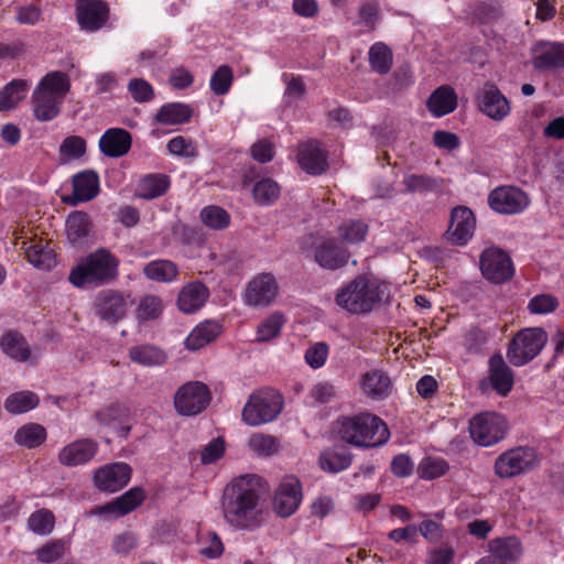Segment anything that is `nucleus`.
Masks as SVG:
<instances>
[{"mask_svg":"<svg viewBox=\"0 0 564 564\" xmlns=\"http://www.w3.org/2000/svg\"><path fill=\"white\" fill-rule=\"evenodd\" d=\"M225 523L237 531L252 532L264 523L265 498L262 478L241 475L224 488L220 499Z\"/></svg>","mask_w":564,"mask_h":564,"instance_id":"1","label":"nucleus"},{"mask_svg":"<svg viewBox=\"0 0 564 564\" xmlns=\"http://www.w3.org/2000/svg\"><path fill=\"white\" fill-rule=\"evenodd\" d=\"M334 432L341 441L356 447L382 445L390 435L387 424L368 412L338 417L334 424Z\"/></svg>","mask_w":564,"mask_h":564,"instance_id":"2","label":"nucleus"},{"mask_svg":"<svg viewBox=\"0 0 564 564\" xmlns=\"http://www.w3.org/2000/svg\"><path fill=\"white\" fill-rule=\"evenodd\" d=\"M69 89L70 79L66 73L59 70L47 73L32 94L34 117L39 121H51L56 118Z\"/></svg>","mask_w":564,"mask_h":564,"instance_id":"3","label":"nucleus"},{"mask_svg":"<svg viewBox=\"0 0 564 564\" xmlns=\"http://www.w3.org/2000/svg\"><path fill=\"white\" fill-rule=\"evenodd\" d=\"M389 288L384 282L358 276L345 285L336 295V304L352 314L370 312L373 306L388 300Z\"/></svg>","mask_w":564,"mask_h":564,"instance_id":"4","label":"nucleus"},{"mask_svg":"<svg viewBox=\"0 0 564 564\" xmlns=\"http://www.w3.org/2000/svg\"><path fill=\"white\" fill-rule=\"evenodd\" d=\"M118 274V261L106 249L88 254L72 269L69 281L77 288L100 285L113 280Z\"/></svg>","mask_w":564,"mask_h":564,"instance_id":"5","label":"nucleus"},{"mask_svg":"<svg viewBox=\"0 0 564 564\" xmlns=\"http://www.w3.org/2000/svg\"><path fill=\"white\" fill-rule=\"evenodd\" d=\"M283 409L281 394L273 390L252 393L246 402L241 420L248 426H259L274 421Z\"/></svg>","mask_w":564,"mask_h":564,"instance_id":"6","label":"nucleus"},{"mask_svg":"<svg viewBox=\"0 0 564 564\" xmlns=\"http://www.w3.org/2000/svg\"><path fill=\"white\" fill-rule=\"evenodd\" d=\"M547 343V335L541 327L521 329L509 343L508 360L516 367L524 366L534 359Z\"/></svg>","mask_w":564,"mask_h":564,"instance_id":"7","label":"nucleus"},{"mask_svg":"<svg viewBox=\"0 0 564 564\" xmlns=\"http://www.w3.org/2000/svg\"><path fill=\"white\" fill-rule=\"evenodd\" d=\"M539 463L540 456L534 448L519 446L498 456L495 462V471L500 478H511L530 471Z\"/></svg>","mask_w":564,"mask_h":564,"instance_id":"8","label":"nucleus"},{"mask_svg":"<svg viewBox=\"0 0 564 564\" xmlns=\"http://www.w3.org/2000/svg\"><path fill=\"white\" fill-rule=\"evenodd\" d=\"M506 419L495 412L475 415L469 422V433L474 442L488 447L500 442L506 434Z\"/></svg>","mask_w":564,"mask_h":564,"instance_id":"9","label":"nucleus"},{"mask_svg":"<svg viewBox=\"0 0 564 564\" xmlns=\"http://www.w3.org/2000/svg\"><path fill=\"white\" fill-rule=\"evenodd\" d=\"M280 286L275 275L271 272H261L252 276L246 284L242 301L249 307H267L274 303Z\"/></svg>","mask_w":564,"mask_h":564,"instance_id":"10","label":"nucleus"},{"mask_svg":"<svg viewBox=\"0 0 564 564\" xmlns=\"http://www.w3.org/2000/svg\"><path fill=\"white\" fill-rule=\"evenodd\" d=\"M212 400L208 387L199 381H189L181 386L174 395V406L178 414L197 415Z\"/></svg>","mask_w":564,"mask_h":564,"instance_id":"11","label":"nucleus"},{"mask_svg":"<svg viewBox=\"0 0 564 564\" xmlns=\"http://www.w3.org/2000/svg\"><path fill=\"white\" fill-rule=\"evenodd\" d=\"M479 264L484 278L494 283H502L513 274L510 257L497 247L485 249L480 256Z\"/></svg>","mask_w":564,"mask_h":564,"instance_id":"12","label":"nucleus"},{"mask_svg":"<svg viewBox=\"0 0 564 564\" xmlns=\"http://www.w3.org/2000/svg\"><path fill=\"white\" fill-rule=\"evenodd\" d=\"M302 502V487L300 480L294 476H285L276 487L272 508L281 518L292 516Z\"/></svg>","mask_w":564,"mask_h":564,"instance_id":"13","label":"nucleus"},{"mask_svg":"<svg viewBox=\"0 0 564 564\" xmlns=\"http://www.w3.org/2000/svg\"><path fill=\"white\" fill-rule=\"evenodd\" d=\"M128 299L122 293L113 290L99 292L94 301L96 315L108 324H117L128 311Z\"/></svg>","mask_w":564,"mask_h":564,"instance_id":"14","label":"nucleus"},{"mask_svg":"<svg viewBox=\"0 0 564 564\" xmlns=\"http://www.w3.org/2000/svg\"><path fill=\"white\" fill-rule=\"evenodd\" d=\"M489 206L500 214H518L529 206L528 195L513 186H501L494 189L488 196Z\"/></svg>","mask_w":564,"mask_h":564,"instance_id":"15","label":"nucleus"},{"mask_svg":"<svg viewBox=\"0 0 564 564\" xmlns=\"http://www.w3.org/2000/svg\"><path fill=\"white\" fill-rule=\"evenodd\" d=\"M477 99L479 110L495 121H502L511 112L510 101L494 84H485Z\"/></svg>","mask_w":564,"mask_h":564,"instance_id":"16","label":"nucleus"},{"mask_svg":"<svg viewBox=\"0 0 564 564\" xmlns=\"http://www.w3.org/2000/svg\"><path fill=\"white\" fill-rule=\"evenodd\" d=\"M488 549L489 555L476 564H517L523 552L521 542L514 536L494 539Z\"/></svg>","mask_w":564,"mask_h":564,"instance_id":"17","label":"nucleus"},{"mask_svg":"<svg viewBox=\"0 0 564 564\" xmlns=\"http://www.w3.org/2000/svg\"><path fill=\"white\" fill-rule=\"evenodd\" d=\"M98 453V443L91 438H79L63 446L57 455L61 465L77 467L88 464Z\"/></svg>","mask_w":564,"mask_h":564,"instance_id":"18","label":"nucleus"},{"mask_svg":"<svg viewBox=\"0 0 564 564\" xmlns=\"http://www.w3.org/2000/svg\"><path fill=\"white\" fill-rule=\"evenodd\" d=\"M109 9L104 0H77L76 18L83 30L95 32L107 22Z\"/></svg>","mask_w":564,"mask_h":564,"instance_id":"19","label":"nucleus"},{"mask_svg":"<svg viewBox=\"0 0 564 564\" xmlns=\"http://www.w3.org/2000/svg\"><path fill=\"white\" fill-rule=\"evenodd\" d=\"M131 468L126 463L106 465L94 475L96 486L102 491L115 492L130 480Z\"/></svg>","mask_w":564,"mask_h":564,"instance_id":"20","label":"nucleus"},{"mask_svg":"<svg viewBox=\"0 0 564 564\" xmlns=\"http://www.w3.org/2000/svg\"><path fill=\"white\" fill-rule=\"evenodd\" d=\"M73 192L64 198L69 205H77L94 199L99 193V176L91 170L83 171L73 176Z\"/></svg>","mask_w":564,"mask_h":564,"instance_id":"21","label":"nucleus"},{"mask_svg":"<svg viewBox=\"0 0 564 564\" xmlns=\"http://www.w3.org/2000/svg\"><path fill=\"white\" fill-rule=\"evenodd\" d=\"M144 499V492L140 488H132L113 501L98 507L91 511L93 514L100 517H122L134 510Z\"/></svg>","mask_w":564,"mask_h":564,"instance_id":"22","label":"nucleus"},{"mask_svg":"<svg viewBox=\"0 0 564 564\" xmlns=\"http://www.w3.org/2000/svg\"><path fill=\"white\" fill-rule=\"evenodd\" d=\"M488 381L491 388L502 397L509 394L514 384V373L506 364L501 355H494L489 359Z\"/></svg>","mask_w":564,"mask_h":564,"instance_id":"23","label":"nucleus"},{"mask_svg":"<svg viewBox=\"0 0 564 564\" xmlns=\"http://www.w3.org/2000/svg\"><path fill=\"white\" fill-rule=\"evenodd\" d=\"M359 386L362 393L372 400H383L390 395L392 390L390 377L379 369H371L362 373Z\"/></svg>","mask_w":564,"mask_h":564,"instance_id":"24","label":"nucleus"},{"mask_svg":"<svg viewBox=\"0 0 564 564\" xmlns=\"http://www.w3.org/2000/svg\"><path fill=\"white\" fill-rule=\"evenodd\" d=\"M132 143L131 134L122 128H110L99 139V149L108 158L126 155Z\"/></svg>","mask_w":564,"mask_h":564,"instance_id":"25","label":"nucleus"},{"mask_svg":"<svg viewBox=\"0 0 564 564\" xmlns=\"http://www.w3.org/2000/svg\"><path fill=\"white\" fill-rule=\"evenodd\" d=\"M296 159L299 165L308 174H321L327 167L326 153L316 141L301 143Z\"/></svg>","mask_w":564,"mask_h":564,"instance_id":"26","label":"nucleus"},{"mask_svg":"<svg viewBox=\"0 0 564 564\" xmlns=\"http://www.w3.org/2000/svg\"><path fill=\"white\" fill-rule=\"evenodd\" d=\"M476 220L473 212L467 207H456L451 216V239L456 245H465L473 236Z\"/></svg>","mask_w":564,"mask_h":564,"instance_id":"27","label":"nucleus"},{"mask_svg":"<svg viewBox=\"0 0 564 564\" xmlns=\"http://www.w3.org/2000/svg\"><path fill=\"white\" fill-rule=\"evenodd\" d=\"M314 257L322 268L336 270L348 262L349 252L335 240L329 239L316 246Z\"/></svg>","mask_w":564,"mask_h":564,"instance_id":"28","label":"nucleus"},{"mask_svg":"<svg viewBox=\"0 0 564 564\" xmlns=\"http://www.w3.org/2000/svg\"><path fill=\"white\" fill-rule=\"evenodd\" d=\"M209 297V290L202 282H191L184 285L177 297V306L185 314L199 311Z\"/></svg>","mask_w":564,"mask_h":564,"instance_id":"29","label":"nucleus"},{"mask_svg":"<svg viewBox=\"0 0 564 564\" xmlns=\"http://www.w3.org/2000/svg\"><path fill=\"white\" fill-rule=\"evenodd\" d=\"M426 105L433 117L441 118L456 109L457 95L454 88L447 85H443L431 94Z\"/></svg>","mask_w":564,"mask_h":564,"instance_id":"30","label":"nucleus"},{"mask_svg":"<svg viewBox=\"0 0 564 564\" xmlns=\"http://www.w3.org/2000/svg\"><path fill=\"white\" fill-rule=\"evenodd\" d=\"M221 325L212 319L204 321L193 328L184 344L188 350H198L215 340L221 333Z\"/></svg>","mask_w":564,"mask_h":564,"instance_id":"31","label":"nucleus"},{"mask_svg":"<svg viewBox=\"0 0 564 564\" xmlns=\"http://www.w3.org/2000/svg\"><path fill=\"white\" fill-rule=\"evenodd\" d=\"M0 347L3 354L18 362L31 360L32 354L26 339L18 332L9 330L0 338Z\"/></svg>","mask_w":564,"mask_h":564,"instance_id":"32","label":"nucleus"},{"mask_svg":"<svg viewBox=\"0 0 564 564\" xmlns=\"http://www.w3.org/2000/svg\"><path fill=\"white\" fill-rule=\"evenodd\" d=\"M246 446L251 454L263 458L276 455L281 449L278 437L262 432L251 433L246 441Z\"/></svg>","mask_w":564,"mask_h":564,"instance_id":"33","label":"nucleus"},{"mask_svg":"<svg viewBox=\"0 0 564 564\" xmlns=\"http://www.w3.org/2000/svg\"><path fill=\"white\" fill-rule=\"evenodd\" d=\"M129 358L132 362L143 367H160L167 360L164 350L149 344L131 347L129 349Z\"/></svg>","mask_w":564,"mask_h":564,"instance_id":"34","label":"nucleus"},{"mask_svg":"<svg viewBox=\"0 0 564 564\" xmlns=\"http://www.w3.org/2000/svg\"><path fill=\"white\" fill-rule=\"evenodd\" d=\"M143 274L151 281L172 283L177 279L178 267L171 260L156 259L144 265Z\"/></svg>","mask_w":564,"mask_h":564,"instance_id":"35","label":"nucleus"},{"mask_svg":"<svg viewBox=\"0 0 564 564\" xmlns=\"http://www.w3.org/2000/svg\"><path fill=\"white\" fill-rule=\"evenodd\" d=\"M90 231V220L86 213L74 212L66 219L67 239L74 246H82L87 241Z\"/></svg>","mask_w":564,"mask_h":564,"instance_id":"36","label":"nucleus"},{"mask_svg":"<svg viewBox=\"0 0 564 564\" xmlns=\"http://www.w3.org/2000/svg\"><path fill=\"white\" fill-rule=\"evenodd\" d=\"M533 66L539 70L564 67V44L549 43L533 58Z\"/></svg>","mask_w":564,"mask_h":564,"instance_id":"37","label":"nucleus"},{"mask_svg":"<svg viewBox=\"0 0 564 564\" xmlns=\"http://www.w3.org/2000/svg\"><path fill=\"white\" fill-rule=\"evenodd\" d=\"M192 109L188 105L182 102H172L161 107L155 116V120L161 124L176 126L189 121Z\"/></svg>","mask_w":564,"mask_h":564,"instance_id":"38","label":"nucleus"},{"mask_svg":"<svg viewBox=\"0 0 564 564\" xmlns=\"http://www.w3.org/2000/svg\"><path fill=\"white\" fill-rule=\"evenodd\" d=\"M28 261L35 268L48 270L56 264L55 254L52 249L41 242H23Z\"/></svg>","mask_w":564,"mask_h":564,"instance_id":"39","label":"nucleus"},{"mask_svg":"<svg viewBox=\"0 0 564 564\" xmlns=\"http://www.w3.org/2000/svg\"><path fill=\"white\" fill-rule=\"evenodd\" d=\"M47 437L44 426L37 423H28L19 427L14 434V442L25 448H35L42 445Z\"/></svg>","mask_w":564,"mask_h":564,"instance_id":"40","label":"nucleus"},{"mask_svg":"<svg viewBox=\"0 0 564 564\" xmlns=\"http://www.w3.org/2000/svg\"><path fill=\"white\" fill-rule=\"evenodd\" d=\"M169 186L170 180L166 175L150 174L140 180L137 194L141 198L152 199L163 195Z\"/></svg>","mask_w":564,"mask_h":564,"instance_id":"41","label":"nucleus"},{"mask_svg":"<svg viewBox=\"0 0 564 564\" xmlns=\"http://www.w3.org/2000/svg\"><path fill=\"white\" fill-rule=\"evenodd\" d=\"M285 323L286 318L281 312H273L258 325L256 340L258 343H268L278 338Z\"/></svg>","mask_w":564,"mask_h":564,"instance_id":"42","label":"nucleus"},{"mask_svg":"<svg viewBox=\"0 0 564 564\" xmlns=\"http://www.w3.org/2000/svg\"><path fill=\"white\" fill-rule=\"evenodd\" d=\"M40 398L32 391L11 393L4 401V409L11 414H22L35 409Z\"/></svg>","mask_w":564,"mask_h":564,"instance_id":"43","label":"nucleus"},{"mask_svg":"<svg viewBox=\"0 0 564 564\" xmlns=\"http://www.w3.org/2000/svg\"><path fill=\"white\" fill-rule=\"evenodd\" d=\"M28 89L26 80L10 82L0 93V111L13 109L25 97Z\"/></svg>","mask_w":564,"mask_h":564,"instance_id":"44","label":"nucleus"},{"mask_svg":"<svg viewBox=\"0 0 564 564\" xmlns=\"http://www.w3.org/2000/svg\"><path fill=\"white\" fill-rule=\"evenodd\" d=\"M69 550V540L67 539H55L44 543L41 547L35 551L36 560L44 564H52L66 554Z\"/></svg>","mask_w":564,"mask_h":564,"instance_id":"45","label":"nucleus"},{"mask_svg":"<svg viewBox=\"0 0 564 564\" xmlns=\"http://www.w3.org/2000/svg\"><path fill=\"white\" fill-rule=\"evenodd\" d=\"M318 462L323 470L336 474L350 466L351 457L346 452L327 449L321 454Z\"/></svg>","mask_w":564,"mask_h":564,"instance_id":"46","label":"nucleus"},{"mask_svg":"<svg viewBox=\"0 0 564 564\" xmlns=\"http://www.w3.org/2000/svg\"><path fill=\"white\" fill-rule=\"evenodd\" d=\"M58 154L63 162L80 160L86 154V141L79 135L66 137L58 148Z\"/></svg>","mask_w":564,"mask_h":564,"instance_id":"47","label":"nucleus"},{"mask_svg":"<svg viewBox=\"0 0 564 564\" xmlns=\"http://www.w3.org/2000/svg\"><path fill=\"white\" fill-rule=\"evenodd\" d=\"M55 527V517L48 509L32 512L28 519V528L34 534L48 535Z\"/></svg>","mask_w":564,"mask_h":564,"instance_id":"48","label":"nucleus"},{"mask_svg":"<svg viewBox=\"0 0 564 564\" xmlns=\"http://www.w3.org/2000/svg\"><path fill=\"white\" fill-rule=\"evenodd\" d=\"M369 62L375 72L387 74L392 65V52L386 44L377 42L369 50Z\"/></svg>","mask_w":564,"mask_h":564,"instance_id":"49","label":"nucleus"},{"mask_svg":"<svg viewBox=\"0 0 564 564\" xmlns=\"http://www.w3.org/2000/svg\"><path fill=\"white\" fill-rule=\"evenodd\" d=\"M163 312V301L161 297L147 294L139 301L137 307V318L140 322H148L158 318Z\"/></svg>","mask_w":564,"mask_h":564,"instance_id":"50","label":"nucleus"},{"mask_svg":"<svg viewBox=\"0 0 564 564\" xmlns=\"http://www.w3.org/2000/svg\"><path fill=\"white\" fill-rule=\"evenodd\" d=\"M199 216L203 224L214 230L225 229L230 224L229 214L219 206H206L200 210Z\"/></svg>","mask_w":564,"mask_h":564,"instance_id":"51","label":"nucleus"},{"mask_svg":"<svg viewBox=\"0 0 564 564\" xmlns=\"http://www.w3.org/2000/svg\"><path fill=\"white\" fill-rule=\"evenodd\" d=\"M234 83V72L230 66H219L210 76L209 87L217 96H224L229 93Z\"/></svg>","mask_w":564,"mask_h":564,"instance_id":"52","label":"nucleus"},{"mask_svg":"<svg viewBox=\"0 0 564 564\" xmlns=\"http://www.w3.org/2000/svg\"><path fill=\"white\" fill-rule=\"evenodd\" d=\"M254 200L260 205H270L280 196V186L271 178H263L253 186Z\"/></svg>","mask_w":564,"mask_h":564,"instance_id":"53","label":"nucleus"},{"mask_svg":"<svg viewBox=\"0 0 564 564\" xmlns=\"http://www.w3.org/2000/svg\"><path fill=\"white\" fill-rule=\"evenodd\" d=\"M339 237L348 243H358L365 240L368 225L361 220H346L338 228Z\"/></svg>","mask_w":564,"mask_h":564,"instance_id":"54","label":"nucleus"},{"mask_svg":"<svg viewBox=\"0 0 564 564\" xmlns=\"http://www.w3.org/2000/svg\"><path fill=\"white\" fill-rule=\"evenodd\" d=\"M448 470V464L440 457H426L419 465L421 478L426 480L436 479Z\"/></svg>","mask_w":564,"mask_h":564,"instance_id":"55","label":"nucleus"},{"mask_svg":"<svg viewBox=\"0 0 564 564\" xmlns=\"http://www.w3.org/2000/svg\"><path fill=\"white\" fill-rule=\"evenodd\" d=\"M328 354L329 346L325 341H317L307 347L304 360L312 369L316 370L326 364Z\"/></svg>","mask_w":564,"mask_h":564,"instance_id":"56","label":"nucleus"},{"mask_svg":"<svg viewBox=\"0 0 564 564\" xmlns=\"http://www.w3.org/2000/svg\"><path fill=\"white\" fill-rule=\"evenodd\" d=\"M199 553L207 558H217L224 552V544L215 532H207L198 540Z\"/></svg>","mask_w":564,"mask_h":564,"instance_id":"57","label":"nucleus"},{"mask_svg":"<svg viewBox=\"0 0 564 564\" xmlns=\"http://www.w3.org/2000/svg\"><path fill=\"white\" fill-rule=\"evenodd\" d=\"M558 307V300L551 294H538L528 303V310L532 314L545 315L553 313Z\"/></svg>","mask_w":564,"mask_h":564,"instance_id":"58","label":"nucleus"},{"mask_svg":"<svg viewBox=\"0 0 564 564\" xmlns=\"http://www.w3.org/2000/svg\"><path fill=\"white\" fill-rule=\"evenodd\" d=\"M131 98L139 104L149 102L154 96L153 87L143 78H132L127 86Z\"/></svg>","mask_w":564,"mask_h":564,"instance_id":"59","label":"nucleus"},{"mask_svg":"<svg viewBox=\"0 0 564 564\" xmlns=\"http://www.w3.org/2000/svg\"><path fill=\"white\" fill-rule=\"evenodd\" d=\"M118 415L119 409L116 406H110L96 413L95 417L101 426L112 429L117 431L121 436H127L130 427L120 426L118 423Z\"/></svg>","mask_w":564,"mask_h":564,"instance_id":"60","label":"nucleus"},{"mask_svg":"<svg viewBox=\"0 0 564 564\" xmlns=\"http://www.w3.org/2000/svg\"><path fill=\"white\" fill-rule=\"evenodd\" d=\"M226 451V444L224 438H213L206 444L200 452V462L204 465H210L220 459Z\"/></svg>","mask_w":564,"mask_h":564,"instance_id":"61","label":"nucleus"},{"mask_svg":"<svg viewBox=\"0 0 564 564\" xmlns=\"http://www.w3.org/2000/svg\"><path fill=\"white\" fill-rule=\"evenodd\" d=\"M170 154L181 158H194L197 155V149L194 142L184 137H174L167 143Z\"/></svg>","mask_w":564,"mask_h":564,"instance_id":"62","label":"nucleus"},{"mask_svg":"<svg viewBox=\"0 0 564 564\" xmlns=\"http://www.w3.org/2000/svg\"><path fill=\"white\" fill-rule=\"evenodd\" d=\"M405 188L411 192H423L435 186V181L423 174H408L403 178Z\"/></svg>","mask_w":564,"mask_h":564,"instance_id":"63","label":"nucleus"},{"mask_svg":"<svg viewBox=\"0 0 564 564\" xmlns=\"http://www.w3.org/2000/svg\"><path fill=\"white\" fill-rule=\"evenodd\" d=\"M137 545V536L131 532L118 534L112 541V549L117 554H128Z\"/></svg>","mask_w":564,"mask_h":564,"instance_id":"64","label":"nucleus"}]
</instances>
